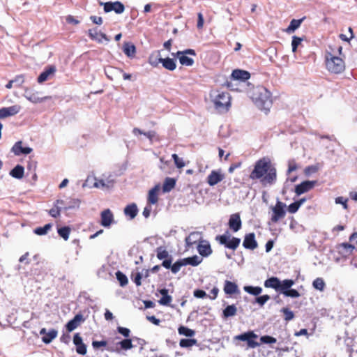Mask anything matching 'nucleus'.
<instances>
[{"label": "nucleus", "mask_w": 357, "mask_h": 357, "mask_svg": "<svg viewBox=\"0 0 357 357\" xmlns=\"http://www.w3.org/2000/svg\"><path fill=\"white\" fill-rule=\"evenodd\" d=\"M347 202H348V199L344 198V197H337L335 199V204L342 205L344 209L348 208Z\"/></svg>", "instance_id": "nucleus-64"}, {"label": "nucleus", "mask_w": 357, "mask_h": 357, "mask_svg": "<svg viewBox=\"0 0 357 357\" xmlns=\"http://www.w3.org/2000/svg\"><path fill=\"white\" fill-rule=\"evenodd\" d=\"M73 344L75 346L76 352L84 356L87 352V346L84 343L83 339L79 333H76L73 336Z\"/></svg>", "instance_id": "nucleus-17"}, {"label": "nucleus", "mask_w": 357, "mask_h": 357, "mask_svg": "<svg viewBox=\"0 0 357 357\" xmlns=\"http://www.w3.org/2000/svg\"><path fill=\"white\" fill-rule=\"evenodd\" d=\"M58 331L54 328L50 329L45 335L42 337V341L43 343L48 344L52 342L54 339L57 337Z\"/></svg>", "instance_id": "nucleus-42"}, {"label": "nucleus", "mask_w": 357, "mask_h": 357, "mask_svg": "<svg viewBox=\"0 0 357 357\" xmlns=\"http://www.w3.org/2000/svg\"><path fill=\"white\" fill-rule=\"evenodd\" d=\"M258 337V335L252 331H249L234 337L235 340L246 342L248 347L250 348H256L260 345V344L256 342L255 340Z\"/></svg>", "instance_id": "nucleus-7"}, {"label": "nucleus", "mask_w": 357, "mask_h": 357, "mask_svg": "<svg viewBox=\"0 0 357 357\" xmlns=\"http://www.w3.org/2000/svg\"><path fill=\"white\" fill-rule=\"evenodd\" d=\"M107 344H108L107 340H101V341L93 340L92 341V347L95 350L99 349L101 347H105V349L107 350Z\"/></svg>", "instance_id": "nucleus-55"}, {"label": "nucleus", "mask_w": 357, "mask_h": 357, "mask_svg": "<svg viewBox=\"0 0 357 357\" xmlns=\"http://www.w3.org/2000/svg\"><path fill=\"white\" fill-rule=\"evenodd\" d=\"M172 158L174 160L176 167L178 169L183 168L185 166V162L183 158H179L176 153L172 155Z\"/></svg>", "instance_id": "nucleus-56"}, {"label": "nucleus", "mask_w": 357, "mask_h": 357, "mask_svg": "<svg viewBox=\"0 0 357 357\" xmlns=\"http://www.w3.org/2000/svg\"><path fill=\"white\" fill-rule=\"evenodd\" d=\"M156 257L159 260L167 261L170 259H173L172 255H171L166 248L163 246L158 247L155 249Z\"/></svg>", "instance_id": "nucleus-32"}, {"label": "nucleus", "mask_w": 357, "mask_h": 357, "mask_svg": "<svg viewBox=\"0 0 357 357\" xmlns=\"http://www.w3.org/2000/svg\"><path fill=\"white\" fill-rule=\"evenodd\" d=\"M215 241L220 245H224L226 248L236 250L241 243V238L238 237H231L228 231L222 235L215 236Z\"/></svg>", "instance_id": "nucleus-6"}, {"label": "nucleus", "mask_w": 357, "mask_h": 357, "mask_svg": "<svg viewBox=\"0 0 357 357\" xmlns=\"http://www.w3.org/2000/svg\"><path fill=\"white\" fill-rule=\"evenodd\" d=\"M70 231L71 229L68 226H63L57 229L59 236L63 238L65 241H67L69 238Z\"/></svg>", "instance_id": "nucleus-48"}, {"label": "nucleus", "mask_w": 357, "mask_h": 357, "mask_svg": "<svg viewBox=\"0 0 357 357\" xmlns=\"http://www.w3.org/2000/svg\"><path fill=\"white\" fill-rule=\"evenodd\" d=\"M172 261L173 259L170 260V259L167 261H162L161 266L166 269L171 270L172 273L176 274L180 271L182 267V264L180 259L176 260L174 264H172Z\"/></svg>", "instance_id": "nucleus-25"}, {"label": "nucleus", "mask_w": 357, "mask_h": 357, "mask_svg": "<svg viewBox=\"0 0 357 357\" xmlns=\"http://www.w3.org/2000/svg\"><path fill=\"white\" fill-rule=\"evenodd\" d=\"M116 331L119 334L122 335L125 337L124 339L129 338L130 335V330L129 328L123 326H118L116 328Z\"/></svg>", "instance_id": "nucleus-58"}, {"label": "nucleus", "mask_w": 357, "mask_h": 357, "mask_svg": "<svg viewBox=\"0 0 357 357\" xmlns=\"http://www.w3.org/2000/svg\"><path fill=\"white\" fill-rule=\"evenodd\" d=\"M56 71V68L54 65L47 66L43 71L39 75L37 78V82L39 84H42L47 79L52 77Z\"/></svg>", "instance_id": "nucleus-16"}, {"label": "nucleus", "mask_w": 357, "mask_h": 357, "mask_svg": "<svg viewBox=\"0 0 357 357\" xmlns=\"http://www.w3.org/2000/svg\"><path fill=\"white\" fill-rule=\"evenodd\" d=\"M142 273L137 272L135 275H132L131 279L135 282L136 286L139 287L142 284Z\"/></svg>", "instance_id": "nucleus-63"}, {"label": "nucleus", "mask_w": 357, "mask_h": 357, "mask_svg": "<svg viewBox=\"0 0 357 357\" xmlns=\"http://www.w3.org/2000/svg\"><path fill=\"white\" fill-rule=\"evenodd\" d=\"M280 312L284 314L286 321H289L294 318V313L287 307L282 308Z\"/></svg>", "instance_id": "nucleus-53"}, {"label": "nucleus", "mask_w": 357, "mask_h": 357, "mask_svg": "<svg viewBox=\"0 0 357 357\" xmlns=\"http://www.w3.org/2000/svg\"><path fill=\"white\" fill-rule=\"evenodd\" d=\"M243 246L248 250H253L258 247V243L254 232L245 234L243 241Z\"/></svg>", "instance_id": "nucleus-18"}, {"label": "nucleus", "mask_w": 357, "mask_h": 357, "mask_svg": "<svg viewBox=\"0 0 357 357\" xmlns=\"http://www.w3.org/2000/svg\"><path fill=\"white\" fill-rule=\"evenodd\" d=\"M123 53L127 57L133 59L136 54V47L132 42H124L122 47Z\"/></svg>", "instance_id": "nucleus-29"}, {"label": "nucleus", "mask_w": 357, "mask_h": 357, "mask_svg": "<svg viewBox=\"0 0 357 357\" xmlns=\"http://www.w3.org/2000/svg\"><path fill=\"white\" fill-rule=\"evenodd\" d=\"M88 35L91 40H96L98 43H102L101 38L104 39L107 42H109L110 40L109 37L105 33L102 32L98 33L96 28H95L94 29H89Z\"/></svg>", "instance_id": "nucleus-27"}, {"label": "nucleus", "mask_w": 357, "mask_h": 357, "mask_svg": "<svg viewBox=\"0 0 357 357\" xmlns=\"http://www.w3.org/2000/svg\"><path fill=\"white\" fill-rule=\"evenodd\" d=\"M303 40V38L298 37L297 36H292L291 48L293 52H296L298 45H301Z\"/></svg>", "instance_id": "nucleus-54"}, {"label": "nucleus", "mask_w": 357, "mask_h": 357, "mask_svg": "<svg viewBox=\"0 0 357 357\" xmlns=\"http://www.w3.org/2000/svg\"><path fill=\"white\" fill-rule=\"evenodd\" d=\"M11 151L15 155H26L29 153H31L33 151V149L29 146H22V142L18 141L15 143L11 149Z\"/></svg>", "instance_id": "nucleus-21"}, {"label": "nucleus", "mask_w": 357, "mask_h": 357, "mask_svg": "<svg viewBox=\"0 0 357 357\" xmlns=\"http://www.w3.org/2000/svg\"><path fill=\"white\" fill-rule=\"evenodd\" d=\"M121 73H123V70L119 68L107 66L105 68V74L106 77L110 80H114V77Z\"/></svg>", "instance_id": "nucleus-33"}, {"label": "nucleus", "mask_w": 357, "mask_h": 357, "mask_svg": "<svg viewBox=\"0 0 357 357\" xmlns=\"http://www.w3.org/2000/svg\"><path fill=\"white\" fill-rule=\"evenodd\" d=\"M243 289L245 292H247L249 294L257 296H259L263 291L262 288L259 286H251V285H247L244 286Z\"/></svg>", "instance_id": "nucleus-44"}, {"label": "nucleus", "mask_w": 357, "mask_h": 357, "mask_svg": "<svg viewBox=\"0 0 357 357\" xmlns=\"http://www.w3.org/2000/svg\"><path fill=\"white\" fill-rule=\"evenodd\" d=\"M20 109L21 106L19 105H15L8 107H2L0 109V119L14 116L18 114Z\"/></svg>", "instance_id": "nucleus-24"}, {"label": "nucleus", "mask_w": 357, "mask_h": 357, "mask_svg": "<svg viewBox=\"0 0 357 357\" xmlns=\"http://www.w3.org/2000/svg\"><path fill=\"white\" fill-rule=\"evenodd\" d=\"M116 278L117 280L119 281L121 287H123L128 284V279L127 276L126 275V274H124L121 271H117L116 272Z\"/></svg>", "instance_id": "nucleus-49"}, {"label": "nucleus", "mask_w": 357, "mask_h": 357, "mask_svg": "<svg viewBox=\"0 0 357 357\" xmlns=\"http://www.w3.org/2000/svg\"><path fill=\"white\" fill-rule=\"evenodd\" d=\"M295 284V281L292 279H288L287 282L284 283V289L282 291V294H283L286 297L291 298H298L301 296L300 293L298 290L295 289H292L291 287Z\"/></svg>", "instance_id": "nucleus-14"}, {"label": "nucleus", "mask_w": 357, "mask_h": 357, "mask_svg": "<svg viewBox=\"0 0 357 357\" xmlns=\"http://www.w3.org/2000/svg\"><path fill=\"white\" fill-rule=\"evenodd\" d=\"M312 287L319 291H323L326 287V283L323 278H317L312 282Z\"/></svg>", "instance_id": "nucleus-50"}, {"label": "nucleus", "mask_w": 357, "mask_h": 357, "mask_svg": "<svg viewBox=\"0 0 357 357\" xmlns=\"http://www.w3.org/2000/svg\"><path fill=\"white\" fill-rule=\"evenodd\" d=\"M231 78L234 80L245 82L250 78V73L245 70L235 69L231 73Z\"/></svg>", "instance_id": "nucleus-26"}, {"label": "nucleus", "mask_w": 357, "mask_h": 357, "mask_svg": "<svg viewBox=\"0 0 357 357\" xmlns=\"http://www.w3.org/2000/svg\"><path fill=\"white\" fill-rule=\"evenodd\" d=\"M218 93L213 97V102L216 109L222 112H227L231 106L230 95L228 92L217 91Z\"/></svg>", "instance_id": "nucleus-5"}, {"label": "nucleus", "mask_w": 357, "mask_h": 357, "mask_svg": "<svg viewBox=\"0 0 357 357\" xmlns=\"http://www.w3.org/2000/svg\"><path fill=\"white\" fill-rule=\"evenodd\" d=\"M190 259V265L192 266H197L200 264L202 261V258L199 257L197 255H193L189 257Z\"/></svg>", "instance_id": "nucleus-60"}, {"label": "nucleus", "mask_w": 357, "mask_h": 357, "mask_svg": "<svg viewBox=\"0 0 357 357\" xmlns=\"http://www.w3.org/2000/svg\"><path fill=\"white\" fill-rule=\"evenodd\" d=\"M172 300V296L168 294L165 295V296H162L161 298L158 301V303L161 305L168 306L170 305Z\"/></svg>", "instance_id": "nucleus-61"}, {"label": "nucleus", "mask_w": 357, "mask_h": 357, "mask_svg": "<svg viewBox=\"0 0 357 357\" xmlns=\"http://www.w3.org/2000/svg\"><path fill=\"white\" fill-rule=\"evenodd\" d=\"M225 178L224 174L221 173V170H212L207 177V183L210 186H214L222 181Z\"/></svg>", "instance_id": "nucleus-23"}, {"label": "nucleus", "mask_w": 357, "mask_h": 357, "mask_svg": "<svg viewBox=\"0 0 357 357\" xmlns=\"http://www.w3.org/2000/svg\"><path fill=\"white\" fill-rule=\"evenodd\" d=\"M40 93L38 91H36L31 89H25L24 96L30 102L33 103H40L43 102L45 100H50V96H45V97H39L38 94Z\"/></svg>", "instance_id": "nucleus-12"}, {"label": "nucleus", "mask_w": 357, "mask_h": 357, "mask_svg": "<svg viewBox=\"0 0 357 357\" xmlns=\"http://www.w3.org/2000/svg\"><path fill=\"white\" fill-rule=\"evenodd\" d=\"M326 66L327 70L335 74H340L345 69V63L342 59L333 55L331 52H326Z\"/></svg>", "instance_id": "nucleus-4"}, {"label": "nucleus", "mask_w": 357, "mask_h": 357, "mask_svg": "<svg viewBox=\"0 0 357 357\" xmlns=\"http://www.w3.org/2000/svg\"><path fill=\"white\" fill-rule=\"evenodd\" d=\"M224 291L225 294L232 295L234 294H238L239 289L238 285L235 282L225 280L224 284Z\"/></svg>", "instance_id": "nucleus-31"}, {"label": "nucleus", "mask_w": 357, "mask_h": 357, "mask_svg": "<svg viewBox=\"0 0 357 357\" xmlns=\"http://www.w3.org/2000/svg\"><path fill=\"white\" fill-rule=\"evenodd\" d=\"M81 203V200L79 199H71L67 203H64V205H61L62 206V209L64 211H68L70 209H75L79 208Z\"/></svg>", "instance_id": "nucleus-41"}, {"label": "nucleus", "mask_w": 357, "mask_h": 357, "mask_svg": "<svg viewBox=\"0 0 357 357\" xmlns=\"http://www.w3.org/2000/svg\"><path fill=\"white\" fill-rule=\"evenodd\" d=\"M270 298L271 297L268 294H264L261 296L259 295L255 298V301L252 302V303H257L261 307H262L268 300H270Z\"/></svg>", "instance_id": "nucleus-52"}, {"label": "nucleus", "mask_w": 357, "mask_h": 357, "mask_svg": "<svg viewBox=\"0 0 357 357\" xmlns=\"http://www.w3.org/2000/svg\"><path fill=\"white\" fill-rule=\"evenodd\" d=\"M161 63L164 68L169 71H173L176 68V61L175 59H172L169 57L164 59L162 58Z\"/></svg>", "instance_id": "nucleus-36"}, {"label": "nucleus", "mask_w": 357, "mask_h": 357, "mask_svg": "<svg viewBox=\"0 0 357 357\" xmlns=\"http://www.w3.org/2000/svg\"><path fill=\"white\" fill-rule=\"evenodd\" d=\"M288 279L280 280L278 277L272 276L264 281V285L266 288H272L277 292L281 294L284 289V283L287 282Z\"/></svg>", "instance_id": "nucleus-9"}, {"label": "nucleus", "mask_w": 357, "mask_h": 357, "mask_svg": "<svg viewBox=\"0 0 357 357\" xmlns=\"http://www.w3.org/2000/svg\"><path fill=\"white\" fill-rule=\"evenodd\" d=\"M287 205L277 199L275 206L272 207L273 215L271 216V221L277 222L280 219L284 218L286 215L285 208Z\"/></svg>", "instance_id": "nucleus-11"}, {"label": "nucleus", "mask_w": 357, "mask_h": 357, "mask_svg": "<svg viewBox=\"0 0 357 357\" xmlns=\"http://www.w3.org/2000/svg\"><path fill=\"white\" fill-rule=\"evenodd\" d=\"M237 308L234 304L227 305L222 311V317L227 319L236 315Z\"/></svg>", "instance_id": "nucleus-43"}, {"label": "nucleus", "mask_w": 357, "mask_h": 357, "mask_svg": "<svg viewBox=\"0 0 357 357\" xmlns=\"http://www.w3.org/2000/svg\"><path fill=\"white\" fill-rule=\"evenodd\" d=\"M52 227V223H47L43 227H38L34 229L33 233L38 236H43L47 234V232Z\"/></svg>", "instance_id": "nucleus-46"}, {"label": "nucleus", "mask_w": 357, "mask_h": 357, "mask_svg": "<svg viewBox=\"0 0 357 357\" xmlns=\"http://www.w3.org/2000/svg\"><path fill=\"white\" fill-rule=\"evenodd\" d=\"M159 185H156L149 191L148 202L150 204H155L158 202V192L159 191Z\"/></svg>", "instance_id": "nucleus-35"}, {"label": "nucleus", "mask_w": 357, "mask_h": 357, "mask_svg": "<svg viewBox=\"0 0 357 357\" xmlns=\"http://www.w3.org/2000/svg\"><path fill=\"white\" fill-rule=\"evenodd\" d=\"M250 178L252 180L260 179V182L264 186L275 184L277 180V170L270 158L264 157L258 160L250 174Z\"/></svg>", "instance_id": "nucleus-1"}, {"label": "nucleus", "mask_w": 357, "mask_h": 357, "mask_svg": "<svg viewBox=\"0 0 357 357\" xmlns=\"http://www.w3.org/2000/svg\"><path fill=\"white\" fill-rule=\"evenodd\" d=\"M228 225L229 229L234 232L239 231L242 227L240 214L238 213L231 214L229 219Z\"/></svg>", "instance_id": "nucleus-20"}, {"label": "nucleus", "mask_w": 357, "mask_h": 357, "mask_svg": "<svg viewBox=\"0 0 357 357\" xmlns=\"http://www.w3.org/2000/svg\"><path fill=\"white\" fill-rule=\"evenodd\" d=\"M197 250L199 254L203 257H207L212 254V249L209 242L206 240L200 239Z\"/></svg>", "instance_id": "nucleus-19"}, {"label": "nucleus", "mask_w": 357, "mask_h": 357, "mask_svg": "<svg viewBox=\"0 0 357 357\" xmlns=\"http://www.w3.org/2000/svg\"><path fill=\"white\" fill-rule=\"evenodd\" d=\"M193 296L197 298H204L208 297V294L203 289H196L193 291Z\"/></svg>", "instance_id": "nucleus-62"}, {"label": "nucleus", "mask_w": 357, "mask_h": 357, "mask_svg": "<svg viewBox=\"0 0 357 357\" xmlns=\"http://www.w3.org/2000/svg\"><path fill=\"white\" fill-rule=\"evenodd\" d=\"M114 222V215L110 209L102 211L100 213V225L104 227H109Z\"/></svg>", "instance_id": "nucleus-22"}, {"label": "nucleus", "mask_w": 357, "mask_h": 357, "mask_svg": "<svg viewBox=\"0 0 357 357\" xmlns=\"http://www.w3.org/2000/svg\"><path fill=\"white\" fill-rule=\"evenodd\" d=\"M252 99L255 105L261 110L269 111L272 105L271 92L261 86H257L254 89Z\"/></svg>", "instance_id": "nucleus-2"}, {"label": "nucleus", "mask_w": 357, "mask_h": 357, "mask_svg": "<svg viewBox=\"0 0 357 357\" xmlns=\"http://www.w3.org/2000/svg\"><path fill=\"white\" fill-rule=\"evenodd\" d=\"M162 59L160 52L157 51L150 54L149 56V63L153 67H157L159 63H161Z\"/></svg>", "instance_id": "nucleus-40"}, {"label": "nucleus", "mask_w": 357, "mask_h": 357, "mask_svg": "<svg viewBox=\"0 0 357 357\" xmlns=\"http://www.w3.org/2000/svg\"><path fill=\"white\" fill-rule=\"evenodd\" d=\"M86 319L81 313H78L75 317L69 320L65 327L68 333H70L77 328L82 323L84 322Z\"/></svg>", "instance_id": "nucleus-15"}, {"label": "nucleus", "mask_w": 357, "mask_h": 357, "mask_svg": "<svg viewBox=\"0 0 357 357\" xmlns=\"http://www.w3.org/2000/svg\"><path fill=\"white\" fill-rule=\"evenodd\" d=\"M338 252L342 256H347L351 255L355 250V246L349 243H342L337 245Z\"/></svg>", "instance_id": "nucleus-28"}, {"label": "nucleus", "mask_w": 357, "mask_h": 357, "mask_svg": "<svg viewBox=\"0 0 357 357\" xmlns=\"http://www.w3.org/2000/svg\"><path fill=\"white\" fill-rule=\"evenodd\" d=\"M178 334L187 337H192L195 335V331L184 326H180L178 328Z\"/></svg>", "instance_id": "nucleus-47"}, {"label": "nucleus", "mask_w": 357, "mask_h": 357, "mask_svg": "<svg viewBox=\"0 0 357 357\" xmlns=\"http://www.w3.org/2000/svg\"><path fill=\"white\" fill-rule=\"evenodd\" d=\"M319 170L317 165L307 166L304 169V173L306 176H310L312 174L316 173Z\"/></svg>", "instance_id": "nucleus-59"}, {"label": "nucleus", "mask_w": 357, "mask_h": 357, "mask_svg": "<svg viewBox=\"0 0 357 357\" xmlns=\"http://www.w3.org/2000/svg\"><path fill=\"white\" fill-rule=\"evenodd\" d=\"M354 338L346 336L344 340V345L346 347L347 352L349 353L351 355L354 351L353 346H354Z\"/></svg>", "instance_id": "nucleus-51"}, {"label": "nucleus", "mask_w": 357, "mask_h": 357, "mask_svg": "<svg viewBox=\"0 0 357 357\" xmlns=\"http://www.w3.org/2000/svg\"><path fill=\"white\" fill-rule=\"evenodd\" d=\"M24 174V168L21 165H17L10 171L9 174L17 179H21L23 178Z\"/></svg>", "instance_id": "nucleus-38"}, {"label": "nucleus", "mask_w": 357, "mask_h": 357, "mask_svg": "<svg viewBox=\"0 0 357 357\" xmlns=\"http://www.w3.org/2000/svg\"><path fill=\"white\" fill-rule=\"evenodd\" d=\"M176 181L174 178L167 177L162 185V192L164 193L170 192L176 185Z\"/></svg>", "instance_id": "nucleus-39"}, {"label": "nucleus", "mask_w": 357, "mask_h": 357, "mask_svg": "<svg viewBox=\"0 0 357 357\" xmlns=\"http://www.w3.org/2000/svg\"><path fill=\"white\" fill-rule=\"evenodd\" d=\"M138 208L136 204L132 203L128 204L123 210L126 216L128 217L130 220L134 219L138 213Z\"/></svg>", "instance_id": "nucleus-30"}, {"label": "nucleus", "mask_w": 357, "mask_h": 357, "mask_svg": "<svg viewBox=\"0 0 357 357\" xmlns=\"http://www.w3.org/2000/svg\"><path fill=\"white\" fill-rule=\"evenodd\" d=\"M188 55L196 56L197 54L193 49H186L183 51L177 52V59H178L180 63L182 66H192L195 63L194 59Z\"/></svg>", "instance_id": "nucleus-8"}, {"label": "nucleus", "mask_w": 357, "mask_h": 357, "mask_svg": "<svg viewBox=\"0 0 357 357\" xmlns=\"http://www.w3.org/2000/svg\"><path fill=\"white\" fill-rule=\"evenodd\" d=\"M132 133L134 135H137V134L144 135V136H146L150 140L151 142H153V138L156 135V132L155 131H153V130H150L149 132H144V131H142V130H140L138 128H135L132 130Z\"/></svg>", "instance_id": "nucleus-45"}, {"label": "nucleus", "mask_w": 357, "mask_h": 357, "mask_svg": "<svg viewBox=\"0 0 357 357\" xmlns=\"http://www.w3.org/2000/svg\"><path fill=\"white\" fill-rule=\"evenodd\" d=\"M107 351L112 353L121 354L122 351H127L134 347L131 338L121 339L119 336L107 340Z\"/></svg>", "instance_id": "nucleus-3"}, {"label": "nucleus", "mask_w": 357, "mask_h": 357, "mask_svg": "<svg viewBox=\"0 0 357 357\" xmlns=\"http://www.w3.org/2000/svg\"><path fill=\"white\" fill-rule=\"evenodd\" d=\"M260 342L262 344H274L277 342V340L275 337L271 336V335H263L260 337Z\"/></svg>", "instance_id": "nucleus-57"}, {"label": "nucleus", "mask_w": 357, "mask_h": 357, "mask_svg": "<svg viewBox=\"0 0 357 357\" xmlns=\"http://www.w3.org/2000/svg\"><path fill=\"white\" fill-rule=\"evenodd\" d=\"M65 201L62 199H57L54 203V207L49 211V214L53 218H57L60 215V213L62 210V206L59 205H64Z\"/></svg>", "instance_id": "nucleus-37"}, {"label": "nucleus", "mask_w": 357, "mask_h": 357, "mask_svg": "<svg viewBox=\"0 0 357 357\" xmlns=\"http://www.w3.org/2000/svg\"><path fill=\"white\" fill-rule=\"evenodd\" d=\"M317 183V181H304L295 186L294 192L296 195H301L312 189Z\"/></svg>", "instance_id": "nucleus-13"}, {"label": "nucleus", "mask_w": 357, "mask_h": 357, "mask_svg": "<svg viewBox=\"0 0 357 357\" xmlns=\"http://www.w3.org/2000/svg\"><path fill=\"white\" fill-rule=\"evenodd\" d=\"M100 6H103L105 13H109L111 11H114L116 14H121L125 10V6L123 3L119 1H116L114 2L107 1V2H99Z\"/></svg>", "instance_id": "nucleus-10"}, {"label": "nucleus", "mask_w": 357, "mask_h": 357, "mask_svg": "<svg viewBox=\"0 0 357 357\" xmlns=\"http://www.w3.org/2000/svg\"><path fill=\"white\" fill-rule=\"evenodd\" d=\"M306 18L305 16L303 17L301 19H293L291 20L289 25L286 29V32L288 33H294L296 29H298L302 22L305 20Z\"/></svg>", "instance_id": "nucleus-34"}]
</instances>
